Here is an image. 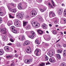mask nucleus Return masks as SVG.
<instances>
[{
	"label": "nucleus",
	"mask_w": 66,
	"mask_h": 66,
	"mask_svg": "<svg viewBox=\"0 0 66 66\" xmlns=\"http://www.w3.org/2000/svg\"><path fill=\"white\" fill-rule=\"evenodd\" d=\"M11 29L12 30V31H13V30L15 29V27L13 26H12L11 27Z\"/></svg>",
	"instance_id": "obj_33"
},
{
	"label": "nucleus",
	"mask_w": 66,
	"mask_h": 66,
	"mask_svg": "<svg viewBox=\"0 0 66 66\" xmlns=\"http://www.w3.org/2000/svg\"><path fill=\"white\" fill-rule=\"evenodd\" d=\"M31 23L33 27L36 28H37L40 26L39 23H38L37 21H33Z\"/></svg>",
	"instance_id": "obj_1"
},
{
	"label": "nucleus",
	"mask_w": 66,
	"mask_h": 66,
	"mask_svg": "<svg viewBox=\"0 0 66 66\" xmlns=\"http://www.w3.org/2000/svg\"><path fill=\"white\" fill-rule=\"evenodd\" d=\"M55 16V14L54 13H53L52 14V17H54Z\"/></svg>",
	"instance_id": "obj_55"
},
{
	"label": "nucleus",
	"mask_w": 66,
	"mask_h": 66,
	"mask_svg": "<svg viewBox=\"0 0 66 66\" xmlns=\"http://www.w3.org/2000/svg\"><path fill=\"white\" fill-rule=\"evenodd\" d=\"M64 16H66V10H64Z\"/></svg>",
	"instance_id": "obj_43"
},
{
	"label": "nucleus",
	"mask_w": 66,
	"mask_h": 66,
	"mask_svg": "<svg viewBox=\"0 0 66 66\" xmlns=\"http://www.w3.org/2000/svg\"><path fill=\"white\" fill-rule=\"evenodd\" d=\"M42 27L43 29H46L47 28V25L46 24L44 23L42 24Z\"/></svg>",
	"instance_id": "obj_17"
},
{
	"label": "nucleus",
	"mask_w": 66,
	"mask_h": 66,
	"mask_svg": "<svg viewBox=\"0 0 66 66\" xmlns=\"http://www.w3.org/2000/svg\"><path fill=\"white\" fill-rule=\"evenodd\" d=\"M60 39H59L58 40H57V41L56 42V43H57V42H59V41H60Z\"/></svg>",
	"instance_id": "obj_63"
},
{
	"label": "nucleus",
	"mask_w": 66,
	"mask_h": 66,
	"mask_svg": "<svg viewBox=\"0 0 66 66\" xmlns=\"http://www.w3.org/2000/svg\"><path fill=\"white\" fill-rule=\"evenodd\" d=\"M30 43V41H26L24 43V44L25 45H29Z\"/></svg>",
	"instance_id": "obj_19"
},
{
	"label": "nucleus",
	"mask_w": 66,
	"mask_h": 66,
	"mask_svg": "<svg viewBox=\"0 0 66 66\" xmlns=\"http://www.w3.org/2000/svg\"><path fill=\"white\" fill-rule=\"evenodd\" d=\"M56 56L57 57L58 59H60L61 58V55L59 54H56Z\"/></svg>",
	"instance_id": "obj_20"
},
{
	"label": "nucleus",
	"mask_w": 66,
	"mask_h": 66,
	"mask_svg": "<svg viewBox=\"0 0 66 66\" xmlns=\"http://www.w3.org/2000/svg\"><path fill=\"white\" fill-rule=\"evenodd\" d=\"M40 11H41V12H44L43 9H40Z\"/></svg>",
	"instance_id": "obj_51"
},
{
	"label": "nucleus",
	"mask_w": 66,
	"mask_h": 66,
	"mask_svg": "<svg viewBox=\"0 0 66 66\" xmlns=\"http://www.w3.org/2000/svg\"><path fill=\"white\" fill-rule=\"evenodd\" d=\"M2 22V20H0V24Z\"/></svg>",
	"instance_id": "obj_62"
},
{
	"label": "nucleus",
	"mask_w": 66,
	"mask_h": 66,
	"mask_svg": "<svg viewBox=\"0 0 66 66\" xmlns=\"http://www.w3.org/2000/svg\"><path fill=\"white\" fill-rule=\"evenodd\" d=\"M22 4L20 3L18 4V7L19 10H21V9H22Z\"/></svg>",
	"instance_id": "obj_12"
},
{
	"label": "nucleus",
	"mask_w": 66,
	"mask_h": 66,
	"mask_svg": "<svg viewBox=\"0 0 66 66\" xmlns=\"http://www.w3.org/2000/svg\"><path fill=\"white\" fill-rule=\"evenodd\" d=\"M51 38L50 37H49L47 39H46V40H47V41H49V40H50Z\"/></svg>",
	"instance_id": "obj_50"
},
{
	"label": "nucleus",
	"mask_w": 66,
	"mask_h": 66,
	"mask_svg": "<svg viewBox=\"0 0 66 66\" xmlns=\"http://www.w3.org/2000/svg\"><path fill=\"white\" fill-rule=\"evenodd\" d=\"M31 34L33 35L34 36H35V32L33 31H32L31 32Z\"/></svg>",
	"instance_id": "obj_44"
},
{
	"label": "nucleus",
	"mask_w": 66,
	"mask_h": 66,
	"mask_svg": "<svg viewBox=\"0 0 66 66\" xmlns=\"http://www.w3.org/2000/svg\"><path fill=\"white\" fill-rule=\"evenodd\" d=\"M37 32L39 34L42 35L43 34V31H42V30H40L39 29L37 30Z\"/></svg>",
	"instance_id": "obj_16"
},
{
	"label": "nucleus",
	"mask_w": 66,
	"mask_h": 66,
	"mask_svg": "<svg viewBox=\"0 0 66 66\" xmlns=\"http://www.w3.org/2000/svg\"><path fill=\"white\" fill-rule=\"evenodd\" d=\"M35 53L36 54L37 56H39L40 55L41 53L39 52V50H36L35 51Z\"/></svg>",
	"instance_id": "obj_7"
},
{
	"label": "nucleus",
	"mask_w": 66,
	"mask_h": 66,
	"mask_svg": "<svg viewBox=\"0 0 66 66\" xmlns=\"http://www.w3.org/2000/svg\"><path fill=\"white\" fill-rule=\"evenodd\" d=\"M48 5H49L50 7H51V8H53V6H52V5H51V4H50V3H48Z\"/></svg>",
	"instance_id": "obj_29"
},
{
	"label": "nucleus",
	"mask_w": 66,
	"mask_h": 66,
	"mask_svg": "<svg viewBox=\"0 0 66 66\" xmlns=\"http://www.w3.org/2000/svg\"><path fill=\"white\" fill-rule=\"evenodd\" d=\"M43 10V11H44H44H45L46 10V8L45 7L44 8Z\"/></svg>",
	"instance_id": "obj_59"
},
{
	"label": "nucleus",
	"mask_w": 66,
	"mask_h": 66,
	"mask_svg": "<svg viewBox=\"0 0 66 66\" xmlns=\"http://www.w3.org/2000/svg\"><path fill=\"white\" fill-rule=\"evenodd\" d=\"M51 2L53 6H55V3H54V2H53V1L52 0Z\"/></svg>",
	"instance_id": "obj_34"
},
{
	"label": "nucleus",
	"mask_w": 66,
	"mask_h": 66,
	"mask_svg": "<svg viewBox=\"0 0 66 66\" xmlns=\"http://www.w3.org/2000/svg\"><path fill=\"white\" fill-rule=\"evenodd\" d=\"M4 53V51L3 49H0V55H3Z\"/></svg>",
	"instance_id": "obj_14"
},
{
	"label": "nucleus",
	"mask_w": 66,
	"mask_h": 66,
	"mask_svg": "<svg viewBox=\"0 0 66 66\" xmlns=\"http://www.w3.org/2000/svg\"><path fill=\"white\" fill-rule=\"evenodd\" d=\"M5 36H4L3 37V40H5Z\"/></svg>",
	"instance_id": "obj_52"
},
{
	"label": "nucleus",
	"mask_w": 66,
	"mask_h": 66,
	"mask_svg": "<svg viewBox=\"0 0 66 66\" xmlns=\"http://www.w3.org/2000/svg\"><path fill=\"white\" fill-rule=\"evenodd\" d=\"M14 24L16 27H19V26L21 24L20 22H19V20L18 19H15L14 20Z\"/></svg>",
	"instance_id": "obj_3"
},
{
	"label": "nucleus",
	"mask_w": 66,
	"mask_h": 66,
	"mask_svg": "<svg viewBox=\"0 0 66 66\" xmlns=\"http://www.w3.org/2000/svg\"><path fill=\"white\" fill-rule=\"evenodd\" d=\"M49 25L50 27H52V24H49Z\"/></svg>",
	"instance_id": "obj_61"
},
{
	"label": "nucleus",
	"mask_w": 66,
	"mask_h": 66,
	"mask_svg": "<svg viewBox=\"0 0 66 66\" xmlns=\"http://www.w3.org/2000/svg\"><path fill=\"white\" fill-rule=\"evenodd\" d=\"M49 61L51 63H54L55 62V60L53 57H51Z\"/></svg>",
	"instance_id": "obj_8"
},
{
	"label": "nucleus",
	"mask_w": 66,
	"mask_h": 66,
	"mask_svg": "<svg viewBox=\"0 0 66 66\" xmlns=\"http://www.w3.org/2000/svg\"><path fill=\"white\" fill-rule=\"evenodd\" d=\"M31 14L32 15H33V16H35L36 15V12L35 10H32L31 13Z\"/></svg>",
	"instance_id": "obj_9"
},
{
	"label": "nucleus",
	"mask_w": 66,
	"mask_h": 66,
	"mask_svg": "<svg viewBox=\"0 0 66 66\" xmlns=\"http://www.w3.org/2000/svg\"><path fill=\"white\" fill-rule=\"evenodd\" d=\"M0 32L3 34L6 33V30L5 28H1L0 29Z\"/></svg>",
	"instance_id": "obj_6"
},
{
	"label": "nucleus",
	"mask_w": 66,
	"mask_h": 66,
	"mask_svg": "<svg viewBox=\"0 0 66 66\" xmlns=\"http://www.w3.org/2000/svg\"><path fill=\"white\" fill-rule=\"evenodd\" d=\"M9 17L11 18H14V17L12 16V15L10 14H9Z\"/></svg>",
	"instance_id": "obj_47"
},
{
	"label": "nucleus",
	"mask_w": 66,
	"mask_h": 66,
	"mask_svg": "<svg viewBox=\"0 0 66 66\" xmlns=\"http://www.w3.org/2000/svg\"><path fill=\"white\" fill-rule=\"evenodd\" d=\"M3 13L2 11L1 12H0V15H1V16H3Z\"/></svg>",
	"instance_id": "obj_45"
},
{
	"label": "nucleus",
	"mask_w": 66,
	"mask_h": 66,
	"mask_svg": "<svg viewBox=\"0 0 66 66\" xmlns=\"http://www.w3.org/2000/svg\"><path fill=\"white\" fill-rule=\"evenodd\" d=\"M45 63H42L38 65V66H44L45 65Z\"/></svg>",
	"instance_id": "obj_32"
},
{
	"label": "nucleus",
	"mask_w": 66,
	"mask_h": 66,
	"mask_svg": "<svg viewBox=\"0 0 66 66\" xmlns=\"http://www.w3.org/2000/svg\"><path fill=\"white\" fill-rule=\"evenodd\" d=\"M49 64H50V63H49V62H48L47 63H46V65H49Z\"/></svg>",
	"instance_id": "obj_58"
},
{
	"label": "nucleus",
	"mask_w": 66,
	"mask_h": 66,
	"mask_svg": "<svg viewBox=\"0 0 66 66\" xmlns=\"http://www.w3.org/2000/svg\"><path fill=\"white\" fill-rule=\"evenodd\" d=\"M53 34H54V35H55V34H56L57 33L56 32V31H54L53 32Z\"/></svg>",
	"instance_id": "obj_38"
},
{
	"label": "nucleus",
	"mask_w": 66,
	"mask_h": 66,
	"mask_svg": "<svg viewBox=\"0 0 66 66\" xmlns=\"http://www.w3.org/2000/svg\"><path fill=\"white\" fill-rule=\"evenodd\" d=\"M34 36V35H30L29 36V37L30 38H33Z\"/></svg>",
	"instance_id": "obj_36"
},
{
	"label": "nucleus",
	"mask_w": 66,
	"mask_h": 66,
	"mask_svg": "<svg viewBox=\"0 0 66 66\" xmlns=\"http://www.w3.org/2000/svg\"><path fill=\"white\" fill-rule=\"evenodd\" d=\"M53 14V11H51L50 12L49 16L50 18L52 17V14Z\"/></svg>",
	"instance_id": "obj_18"
},
{
	"label": "nucleus",
	"mask_w": 66,
	"mask_h": 66,
	"mask_svg": "<svg viewBox=\"0 0 66 66\" xmlns=\"http://www.w3.org/2000/svg\"><path fill=\"white\" fill-rule=\"evenodd\" d=\"M25 40V37H24V36L23 35L22 36V38L21 39V41H23V40Z\"/></svg>",
	"instance_id": "obj_30"
},
{
	"label": "nucleus",
	"mask_w": 66,
	"mask_h": 66,
	"mask_svg": "<svg viewBox=\"0 0 66 66\" xmlns=\"http://www.w3.org/2000/svg\"><path fill=\"white\" fill-rule=\"evenodd\" d=\"M61 24H65V25H66L65 23L66 22V20L64 18H62L61 19Z\"/></svg>",
	"instance_id": "obj_5"
},
{
	"label": "nucleus",
	"mask_w": 66,
	"mask_h": 66,
	"mask_svg": "<svg viewBox=\"0 0 66 66\" xmlns=\"http://www.w3.org/2000/svg\"><path fill=\"white\" fill-rule=\"evenodd\" d=\"M62 52V50H58L57 51V53H61Z\"/></svg>",
	"instance_id": "obj_28"
},
{
	"label": "nucleus",
	"mask_w": 66,
	"mask_h": 66,
	"mask_svg": "<svg viewBox=\"0 0 66 66\" xmlns=\"http://www.w3.org/2000/svg\"><path fill=\"white\" fill-rule=\"evenodd\" d=\"M6 58L8 60H10L11 59V58H13L14 56L12 55H8L6 56Z\"/></svg>",
	"instance_id": "obj_11"
},
{
	"label": "nucleus",
	"mask_w": 66,
	"mask_h": 66,
	"mask_svg": "<svg viewBox=\"0 0 66 66\" xmlns=\"http://www.w3.org/2000/svg\"><path fill=\"white\" fill-rule=\"evenodd\" d=\"M10 6H8V7L10 11L15 6V4L13 3H12L10 4Z\"/></svg>",
	"instance_id": "obj_4"
},
{
	"label": "nucleus",
	"mask_w": 66,
	"mask_h": 66,
	"mask_svg": "<svg viewBox=\"0 0 66 66\" xmlns=\"http://www.w3.org/2000/svg\"><path fill=\"white\" fill-rule=\"evenodd\" d=\"M21 36H19L18 38V39H19L20 40H21Z\"/></svg>",
	"instance_id": "obj_39"
},
{
	"label": "nucleus",
	"mask_w": 66,
	"mask_h": 66,
	"mask_svg": "<svg viewBox=\"0 0 66 66\" xmlns=\"http://www.w3.org/2000/svg\"><path fill=\"white\" fill-rule=\"evenodd\" d=\"M12 31L14 33H16L17 32V31L15 29H14L13 31Z\"/></svg>",
	"instance_id": "obj_37"
},
{
	"label": "nucleus",
	"mask_w": 66,
	"mask_h": 66,
	"mask_svg": "<svg viewBox=\"0 0 66 66\" xmlns=\"http://www.w3.org/2000/svg\"><path fill=\"white\" fill-rule=\"evenodd\" d=\"M16 17L20 19H22V16L21 15V14L20 13L18 14V15H16Z\"/></svg>",
	"instance_id": "obj_10"
},
{
	"label": "nucleus",
	"mask_w": 66,
	"mask_h": 66,
	"mask_svg": "<svg viewBox=\"0 0 66 66\" xmlns=\"http://www.w3.org/2000/svg\"><path fill=\"white\" fill-rule=\"evenodd\" d=\"M17 47H19V46H20V44L19 43H18V44L16 45Z\"/></svg>",
	"instance_id": "obj_56"
},
{
	"label": "nucleus",
	"mask_w": 66,
	"mask_h": 66,
	"mask_svg": "<svg viewBox=\"0 0 66 66\" xmlns=\"http://www.w3.org/2000/svg\"><path fill=\"white\" fill-rule=\"evenodd\" d=\"M10 40L11 41V42H13L14 41V39H12V38H11L10 39Z\"/></svg>",
	"instance_id": "obj_42"
},
{
	"label": "nucleus",
	"mask_w": 66,
	"mask_h": 66,
	"mask_svg": "<svg viewBox=\"0 0 66 66\" xmlns=\"http://www.w3.org/2000/svg\"><path fill=\"white\" fill-rule=\"evenodd\" d=\"M28 23V22H23V27H25L26 26V24H27Z\"/></svg>",
	"instance_id": "obj_25"
},
{
	"label": "nucleus",
	"mask_w": 66,
	"mask_h": 66,
	"mask_svg": "<svg viewBox=\"0 0 66 66\" xmlns=\"http://www.w3.org/2000/svg\"><path fill=\"white\" fill-rule=\"evenodd\" d=\"M45 45L46 46H47V47H48V46H49V44L48 43H45Z\"/></svg>",
	"instance_id": "obj_40"
},
{
	"label": "nucleus",
	"mask_w": 66,
	"mask_h": 66,
	"mask_svg": "<svg viewBox=\"0 0 66 66\" xmlns=\"http://www.w3.org/2000/svg\"><path fill=\"white\" fill-rule=\"evenodd\" d=\"M26 52L28 53H31V51L29 50V49H27V50H26Z\"/></svg>",
	"instance_id": "obj_22"
},
{
	"label": "nucleus",
	"mask_w": 66,
	"mask_h": 66,
	"mask_svg": "<svg viewBox=\"0 0 66 66\" xmlns=\"http://www.w3.org/2000/svg\"><path fill=\"white\" fill-rule=\"evenodd\" d=\"M61 9H60L59 11H58V13L59 14H61Z\"/></svg>",
	"instance_id": "obj_54"
},
{
	"label": "nucleus",
	"mask_w": 66,
	"mask_h": 66,
	"mask_svg": "<svg viewBox=\"0 0 66 66\" xmlns=\"http://www.w3.org/2000/svg\"><path fill=\"white\" fill-rule=\"evenodd\" d=\"M20 14H21V15L22 17L23 16H24V13L23 12H21Z\"/></svg>",
	"instance_id": "obj_46"
},
{
	"label": "nucleus",
	"mask_w": 66,
	"mask_h": 66,
	"mask_svg": "<svg viewBox=\"0 0 66 66\" xmlns=\"http://www.w3.org/2000/svg\"><path fill=\"white\" fill-rule=\"evenodd\" d=\"M57 22H58L57 20H56L54 21V23L55 24H57Z\"/></svg>",
	"instance_id": "obj_53"
},
{
	"label": "nucleus",
	"mask_w": 66,
	"mask_h": 66,
	"mask_svg": "<svg viewBox=\"0 0 66 66\" xmlns=\"http://www.w3.org/2000/svg\"><path fill=\"white\" fill-rule=\"evenodd\" d=\"M18 55L17 54H15L14 55L15 57H18Z\"/></svg>",
	"instance_id": "obj_48"
},
{
	"label": "nucleus",
	"mask_w": 66,
	"mask_h": 66,
	"mask_svg": "<svg viewBox=\"0 0 66 66\" xmlns=\"http://www.w3.org/2000/svg\"><path fill=\"white\" fill-rule=\"evenodd\" d=\"M9 64V61H7V62L6 64Z\"/></svg>",
	"instance_id": "obj_64"
},
{
	"label": "nucleus",
	"mask_w": 66,
	"mask_h": 66,
	"mask_svg": "<svg viewBox=\"0 0 66 66\" xmlns=\"http://www.w3.org/2000/svg\"><path fill=\"white\" fill-rule=\"evenodd\" d=\"M42 20H43V19L41 17L39 19V20H40V21H42Z\"/></svg>",
	"instance_id": "obj_57"
},
{
	"label": "nucleus",
	"mask_w": 66,
	"mask_h": 66,
	"mask_svg": "<svg viewBox=\"0 0 66 66\" xmlns=\"http://www.w3.org/2000/svg\"><path fill=\"white\" fill-rule=\"evenodd\" d=\"M64 53L63 54V56H66V51L64 50L63 51Z\"/></svg>",
	"instance_id": "obj_35"
},
{
	"label": "nucleus",
	"mask_w": 66,
	"mask_h": 66,
	"mask_svg": "<svg viewBox=\"0 0 66 66\" xmlns=\"http://www.w3.org/2000/svg\"><path fill=\"white\" fill-rule=\"evenodd\" d=\"M4 49L6 51V52L9 51V48L7 46H6L4 47Z\"/></svg>",
	"instance_id": "obj_15"
},
{
	"label": "nucleus",
	"mask_w": 66,
	"mask_h": 66,
	"mask_svg": "<svg viewBox=\"0 0 66 66\" xmlns=\"http://www.w3.org/2000/svg\"><path fill=\"white\" fill-rule=\"evenodd\" d=\"M29 63H31V62H32V60L31 59H30L29 60Z\"/></svg>",
	"instance_id": "obj_49"
},
{
	"label": "nucleus",
	"mask_w": 66,
	"mask_h": 66,
	"mask_svg": "<svg viewBox=\"0 0 66 66\" xmlns=\"http://www.w3.org/2000/svg\"><path fill=\"white\" fill-rule=\"evenodd\" d=\"M25 29L26 30H29L30 29V26L29 25H28L25 28Z\"/></svg>",
	"instance_id": "obj_24"
},
{
	"label": "nucleus",
	"mask_w": 66,
	"mask_h": 66,
	"mask_svg": "<svg viewBox=\"0 0 66 66\" xmlns=\"http://www.w3.org/2000/svg\"><path fill=\"white\" fill-rule=\"evenodd\" d=\"M15 66V63L14 62L12 63L11 64V66Z\"/></svg>",
	"instance_id": "obj_41"
},
{
	"label": "nucleus",
	"mask_w": 66,
	"mask_h": 66,
	"mask_svg": "<svg viewBox=\"0 0 66 66\" xmlns=\"http://www.w3.org/2000/svg\"><path fill=\"white\" fill-rule=\"evenodd\" d=\"M8 45H12V44L11 43H9L8 44Z\"/></svg>",
	"instance_id": "obj_60"
},
{
	"label": "nucleus",
	"mask_w": 66,
	"mask_h": 66,
	"mask_svg": "<svg viewBox=\"0 0 66 66\" xmlns=\"http://www.w3.org/2000/svg\"><path fill=\"white\" fill-rule=\"evenodd\" d=\"M7 24L8 26H10L11 25L13 24V22L12 21H8L7 22Z\"/></svg>",
	"instance_id": "obj_13"
},
{
	"label": "nucleus",
	"mask_w": 66,
	"mask_h": 66,
	"mask_svg": "<svg viewBox=\"0 0 66 66\" xmlns=\"http://www.w3.org/2000/svg\"><path fill=\"white\" fill-rule=\"evenodd\" d=\"M11 11L13 13H15L17 12V10L15 8L11 10Z\"/></svg>",
	"instance_id": "obj_21"
},
{
	"label": "nucleus",
	"mask_w": 66,
	"mask_h": 66,
	"mask_svg": "<svg viewBox=\"0 0 66 66\" xmlns=\"http://www.w3.org/2000/svg\"><path fill=\"white\" fill-rule=\"evenodd\" d=\"M35 43H36L37 44H38V45H39L40 43H39V41L38 40L36 39L35 40Z\"/></svg>",
	"instance_id": "obj_26"
},
{
	"label": "nucleus",
	"mask_w": 66,
	"mask_h": 66,
	"mask_svg": "<svg viewBox=\"0 0 66 66\" xmlns=\"http://www.w3.org/2000/svg\"><path fill=\"white\" fill-rule=\"evenodd\" d=\"M54 53H55V51L54 50H52L51 51H49L47 54L50 57H51V56H52L53 55H54Z\"/></svg>",
	"instance_id": "obj_2"
},
{
	"label": "nucleus",
	"mask_w": 66,
	"mask_h": 66,
	"mask_svg": "<svg viewBox=\"0 0 66 66\" xmlns=\"http://www.w3.org/2000/svg\"><path fill=\"white\" fill-rule=\"evenodd\" d=\"M60 66H66V63L63 62L61 64Z\"/></svg>",
	"instance_id": "obj_27"
},
{
	"label": "nucleus",
	"mask_w": 66,
	"mask_h": 66,
	"mask_svg": "<svg viewBox=\"0 0 66 66\" xmlns=\"http://www.w3.org/2000/svg\"><path fill=\"white\" fill-rule=\"evenodd\" d=\"M25 63L26 64H30V62H29V60H25Z\"/></svg>",
	"instance_id": "obj_23"
},
{
	"label": "nucleus",
	"mask_w": 66,
	"mask_h": 66,
	"mask_svg": "<svg viewBox=\"0 0 66 66\" xmlns=\"http://www.w3.org/2000/svg\"><path fill=\"white\" fill-rule=\"evenodd\" d=\"M45 59L46 61H48L49 59L48 57L46 55H45Z\"/></svg>",
	"instance_id": "obj_31"
}]
</instances>
